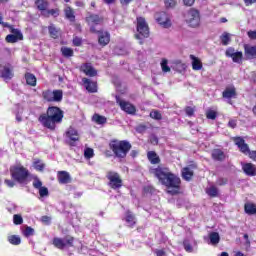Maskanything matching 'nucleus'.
<instances>
[{
  "label": "nucleus",
  "instance_id": "nucleus-1",
  "mask_svg": "<svg viewBox=\"0 0 256 256\" xmlns=\"http://www.w3.org/2000/svg\"><path fill=\"white\" fill-rule=\"evenodd\" d=\"M150 173L167 189L168 195H181V178L161 165L150 169Z\"/></svg>",
  "mask_w": 256,
  "mask_h": 256
},
{
  "label": "nucleus",
  "instance_id": "nucleus-2",
  "mask_svg": "<svg viewBox=\"0 0 256 256\" xmlns=\"http://www.w3.org/2000/svg\"><path fill=\"white\" fill-rule=\"evenodd\" d=\"M64 113L61 108L57 106H50L47 108L46 113H42L38 117L39 123L50 131H55L59 123H63Z\"/></svg>",
  "mask_w": 256,
  "mask_h": 256
},
{
  "label": "nucleus",
  "instance_id": "nucleus-3",
  "mask_svg": "<svg viewBox=\"0 0 256 256\" xmlns=\"http://www.w3.org/2000/svg\"><path fill=\"white\" fill-rule=\"evenodd\" d=\"M132 147L131 142L127 140L114 139L109 142V149L112 150L116 159H125Z\"/></svg>",
  "mask_w": 256,
  "mask_h": 256
},
{
  "label": "nucleus",
  "instance_id": "nucleus-4",
  "mask_svg": "<svg viewBox=\"0 0 256 256\" xmlns=\"http://www.w3.org/2000/svg\"><path fill=\"white\" fill-rule=\"evenodd\" d=\"M10 175L16 183L27 185L31 172H29V169L25 168V166L17 164L10 167Z\"/></svg>",
  "mask_w": 256,
  "mask_h": 256
},
{
  "label": "nucleus",
  "instance_id": "nucleus-5",
  "mask_svg": "<svg viewBox=\"0 0 256 256\" xmlns=\"http://www.w3.org/2000/svg\"><path fill=\"white\" fill-rule=\"evenodd\" d=\"M232 141L238 147L240 153H243V155H248L249 159L256 161V150L249 149V144L245 143V139L243 137H232Z\"/></svg>",
  "mask_w": 256,
  "mask_h": 256
},
{
  "label": "nucleus",
  "instance_id": "nucleus-6",
  "mask_svg": "<svg viewBox=\"0 0 256 256\" xmlns=\"http://www.w3.org/2000/svg\"><path fill=\"white\" fill-rule=\"evenodd\" d=\"M85 23H87L88 27H90V33H97V25H103L105 23V17L94 14L88 13L85 17Z\"/></svg>",
  "mask_w": 256,
  "mask_h": 256
},
{
  "label": "nucleus",
  "instance_id": "nucleus-7",
  "mask_svg": "<svg viewBox=\"0 0 256 256\" xmlns=\"http://www.w3.org/2000/svg\"><path fill=\"white\" fill-rule=\"evenodd\" d=\"M42 98L44 101H47V103H61V101H63V90H44L42 92Z\"/></svg>",
  "mask_w": 256,
  "mask_h": 256
},
{
  "label": "nucleus",
  "instance_id": "nucleus-8",
  "mask_svg": "<svg viewBox=\"0 0 256 256\" xmlns=\"http://www.w3.org/2000/svg\"><path fill=\"white\" fill-rule=\"evenodd\" d=\"M106 179L108 180V186L114 191L123 187V179L118 172L108 171L106 174Z\"/></svg>",
  "mask_w": 256,
  "mask_h": 256
},
{
  "label": "nucleus",
  "instance_id": "nucleus-9",
  "mask_svg": "<svg viewBox=\"0 0 256 256\" xmlns=\"http://www.w3.org/2000/svg\"><path fill=\"white\" fill-rule=\"evenodd\" d=\"M137 31L139 34L135 35L136 39H141V37L147 39V37H149V25H147V21H145V18H137Z\"/></svg>",
  "mask_w": 256,
  "mask_h": 256
},
{
  "label": "nucleus",
  "instance_id": "nucleus-10",
  "mask_svg": "<svg viewBox=\"0 0 256 256\" xmlns=\"http://www.w3.org/2000/svg\"><path fill=\"white\" fill-rule=\"evenodd\" d=\"M74 242H75V237L73 236H66L65 240H63V238L54 237L52 240V245H54L56 249H60L62 251L63 249L66 248V246L73 247Z\"/></svg>",
  "mask_w": 256,
  "mask_h": 256
},
{
  "label": "nucleus",
  "instance_id": "nucleus-11",
  "mask_svg": "<svg viewBox=\"0 0 256 256\" xmlns=\"http://www.w3.org/2000/svg\"><path fill=\"white\" fill-rule=\"evenodd\" d=\"M186 22L189 27H199V25H201V15L199 14V10L191 8L188 11Z\"/></svg>",
  "mask_w": 256,
  "mask_h": 256
},
{
  "label": "nucleus",
  "instance_id": "nucleus-12",
  "mask_svg": "<svg viewBox=\"0 0 256 256\" xmlns=\"http://www.w3.org/2000/svg\"><path fill=\"white\" fill-rule=\"evenodd\" d=\"M116 103L119 105L120 109L128 115H135V113H137V108L135 105L125 100H121L119 96H116Z\"/></svg>",
  "mask_w": 256,
  "mask_h": 256
},
{
  "label": "nucleus",
  "instance_id": "nucleus-13",
  "mask_svg": "<svg viewBox=\"0 0 256 256\" xmlns=\"http://www.w3.org/2000/svg\"><path fill=\"white\" fill-rule=\"evenodd\" d=\"M154 19L161 25V27H164V29H169V27H171V18H169V14L166 12H157L154 15Z\"/></svg>",
  "mask_w": 256,
  "mask_h": 256
},
{
  "label": "nucleus",
  "instance_id": "nucleus-14",
  "mask_svg": "<svg viewBox=\"0 0 256 256\" xmlns=\"http://www.w3.org/2000/svg\"><path fill=\"white\" fill-rule=\"evenodd\" d=\"M225 55L226 57H229L230 59H232L233 63H238V65H241V63H243V52L241 51L235 52V48L233 47H229L225 51Z\"/></svg>",
  "mask_w": 256,
  "mask_h": 256
},
{
  "label": "nucleus",
  "instance_id": "nucleus-15",
  "mask_svg": "<svg viewBox=\"0 0 256 256\" xmlns=\"http://www.w3.org/2000/svg\"><path fill=\"white\" fill-rule=\"evenodd\" d=\"M66 137L68 138L66 143L70 147L77 146L76 141H79L80 137H79V132L75 128L73 127L68 128V130L66 131Z\"/></svg>",
  "mask_w": 256,
  "mask_h": 256
},
{
  "label": "nucleus",
  "instance_id": "nucleus-16",
  "mask_svg": "<svg viewBox=\"0 0 256 256\" xmlns=\"http://www.w3.org/2000/svg\"><path fill=\"white\" fill-rule=\"evenodd\" d=\"M95 34L98 35V45L100 47H107L111 43V33L109 31L97 30Z\"/></svg>",
  "mask_w": 256,
  "mask_h": 256
},
{
  "label": "nucleus",
  "instance_id": "nucleus-17",
  "mask_svg": "<svg viewBox=\"0 0 256 256\" xmlns=\"http://www.w3.org/2000/svg\"><path fill=\"white\" fill-rule=\"evenodd\" d=\"M13 73V66L11 64L8 65H0V77L4 79V81L11 80L12 77H14Z\"/></svg>",
  "mask_w": 256,
  "mask_h": 256
},
{
  "label": "nucleus",
  "instance_id": "nucleus-18",
  "mask_svg": "<svg viewBox=\"0 0 256 256\" xmlns=\"http://www.w3.org/2000/svg\"><path fill=\"white\" fill-rule=\"evenodd\" d=\"M57 180L60 185H67L71 183V174L69 172L62 170L57 172Z\"/></svg>",
  "mask_w": 256,
  "mask_h": 256
},
{
  "label": "nucleus",
  "instance_id": "nucleus-19",
  "mask_svg": "<svg viewBox=\"0 0 256 256\" xmlns=\"http://www.w3.org/2000/svg\"><path fill=\"white\" fill-rule=\"evenodd\" d=\"M80 71L85 73L87 77H97V70L91 63H84L80 66Z\"/></svg>",
  "mask_w": 256,
  "mask_h": 256
},
{
  "label": "nucleus",
  "instance_id": "nucleus-20",
  "mask_svg": "<svg viewBox=\"0 0 256 256\" xmlns=\"http://www.w3.org/2000/svg\"><path fill=\"white\" fill-rule=\"evenodd\" d=\"M243 49L246 59H256V45L244 44Z\"/></svg>",
  "mask_w": 256,
  "mask_h": 256
},
{
  "label": "nucleus",
  "instance_id": "nucleus-21",
  "mask_svg": "<svg viewBox=\"0 0 256 256\" xmlns=\"http://www.w3.org/2000/svg\"><path fill=\"white\" fill-rule=\"evenodd\" d=\"M82 83L88 93H97V82L91 81L89 78H83Z\"/></svg>",
  "mask_w": 256,
  "mask_h": 256
},
{
  "label": "nucleus",
  "instance_id": "nucleus-22",
  "mask_svg": "<svg viewBox=\"0 0 256 256\" xmlns=\"http://www.w3.org/2000/svg\"><path fill=\"white\" fill-rule=\"evenodd\" d=\"M223 99H237V88L235 86H228L222 92Z\"/></svg>",
  "mask_w": 256,
  "mask_h": 256
},
{
  "label": "nucleus",
  "instance_id": "nucleus-23",
  "mask_svg": "<svg viewBox=\"0 0 256 256\" xmlns=\"http://www.w3.org/2000/svg\"><path fill=\"white\" fill-rule=\"evenodd\" d=\"M242 171L248 177H256V165L253 163H245L242 165Z\"/></svg>",
  "mask_w": 256,
  "mask_h": 256
},
{
  "label": "nucleus",
  "instance_id": "nucleus-24",
  "mask_svg": "<svg viewBox=\"0 0 256 256\" xmlns=\"http://www.w3.org/2000/svg\"><path fill=\"white\" fill-rule=\"evenodd\" d=\"M125 221L128 224L129 229H133V227L137 225V218L135 217V214L131 212V210L126 211Z\"/></svg>",
  "mask_w": 256,
  "mask_h": 256
},
{
  "label": "nucleus",
  "instance_id": "nucleus-25",
  "mask_svg": "<svg viewBox=\"0 0 256 256\" xmlns=\"http://www.w3.org/2000/svg\"><path fill=\"white\" fill-rule=\"evenodd\" d=\"M211 158L214 161H225L226 156H225V152H223V150L219 149V148H215L212 150L211 153Z\"/></svg>",
  "mask_w": 256,
  "mask_h": 256
},
{
  "label": "nucleus",
  "instance_id": "nucleus-26",
  "mask_svg": "<svg viewBox=\"0 0 256 256\" xmlns=\"http://www.w3.org/2000/svg\"><path fill=\"white\" fill-rule=\"evenodd\" d=\"M147 159L150 161L151 165H159L161 163V158L157 155L155 151H148L147 152Z\"/></svg>",
  "mask_w": 256,
  "mask_h": 256
},
{
  "label": "nucleus",
  "instance_id": "nucleus-27",
  "mask_svg": "<svg viewBox=\"0 0 256 256\" xmlns=\"http://www.w3.org/2000/svg\"><path fill=\"white\" fill-rule=\"evenodd\" d=\"M48 33L52 39H59L61 28H57L54 24L48 26Z\"/></svg>",
  "mask_w": 256,
  "mask_h": 256
},
{
  "label": "nucleus",
  "instance_id": "nucleus-28",
  "mask_svg": "<svg viewBox=\"0 0 256 256\" xmlns=\"http://www.w3.org/2000/svg\"><path fill=\"white\" fill-rule=\"evenodd\" d=\"M34 5H36V8L38 11H41V13L49 9V1L47 0H34Z\"/></svg>",
  "mask_w": 256,
  "mask_h": 256
},
{
  "label": "nucleus",
  "instance_id": "nucleus-29",
  "mask_svg": "<svg viewBox=\"0 0 256 256\" xmlns=\"http://www.w3.org/2000/svg\"><path fill=\"white\" fill-rule=\"evenodd\" d=\"M181 174L184 181H191V179H193V175H195V172H193V170H191L189 167H184L182 168Z\"/></svg>",
  "mask_w": 256,
  "mask_h": 256
},
{
  "label": "nucleus",
  "instance_id": "nucleus-30",
  "mask_svg": "<svg viewBox=\"0 0 256 256\" xmlns=\"http://www.w3.org/2000/svg\"><path fill=\"white\" fill-rule=\"evenodd\" d=\"M190 59L192 60L193 71H201L203 69V63L199 58L195 57V55H190Z\"/></svg>",
  "mask_w": 256,
  "mask_h": 256
},
{
  "label": "nucleus",
  "instance_id": "nucleus-31",
  "mask_svg": "<svg viewBox=\"0 0 256 256\" xmlns=\"http://www.w3.org/2000/svg\"><path fill=\"white\" fill-rule=\"evenodd\" d=\"M24 77L30 87H37V77L34 74L27 72Z\"/></svg>",
  "mask_w": 256,
  "mask_h": 256
},
{
  "label": "nucleus",
  "instance_id": "nucleus-32",
  "mask_svg": "<svg viewBox=\"0 0 256 256\" xmlns=\"http://www.w3.org/2000/svg\"><path fill=\"white\" fill-rule=\"evenodd\" d=\"M64 13L68 21H71V23H75V10H73L71 6H67L64 10Z\"/></svg>",
  "mask_w": 256,
  "mask_h": 256
},
{
  "label": "nucleus",
  "instance_id": "nucleus-33",
  "mask_svg": "<svg viewBox=\"0 0 256 256\" xmlns=\"http://www.w3.org/2000/svg\"><path fill=\"white\" fill-rule=\"evenodd\" d=\"M244 211L247 215H256V205L254 203H246L244 205Z\"/></svg>",
  "mask_w": 256,
  "mask_h": 256
},
{
  "label": "nucleus",
  "instance_id": "nucleus-34",
  "mask_svg": "<svg viewBox=\"0 0 256 256\" xmlns=\"http://www.w3.org/2000/svg\"><path fill=\"white\" fill-rule=\"evenodd\" d=\"M92 121H94V123L97 125H105V123H107V117L95 113L92 117Z\"/></svg>",
  "mask_w": 256,
  "mask_h": 256
},
{
  "label": "nucleus",
  "instance_id": "nucleus-35",
  "mask_svg": "<svg viewBox=\"0 0 256 256\" xmlns=\"http://www.w3.org/2000/svg\"><path fill=\"white\" fill-rule=\"evenodd\" d=\"M61 54L66 58L69 59L75 55V52L73 51V48H69L67 46H63L60 49Z\"/></svg>",
  "mask_w": 256,
  "mask_h": 256
},
{
  "label": "nucleus",
  "instance_id": "nucleus-36",
  "mask_svg": "<svg viewBox=\"0 0 256 256\" xmlns=\"http://www.w3.org/2000/svg\"><path fill=\"white\" fill-rule=\"evenodd\" d=\"M206 195H208L211 198L219 197V189L216 188V186H210L209 188H206Z\"/></svg>",
  "mask_w": 256,
  "mask_h": 256
},
{
  "label": "nucleus",
  "instance_id": "nucleus-37",
  "mask_svg": "<svg viewBox=\"0 0 256 256\" xmlns=\"http://www.w3.org/2000/svg\"><path fill=\"white\" fill-rule=\"evenodd\" d=\"M220 41L224 47H227V45L231 43V34H229V32H223L220 36Z\"/></svg>",
  "mask_w": 256,
  "mask_h": 256
},
{
  "label": "nucleus",
  "instance_id": "nucleus-38",
  "mask_svg": "<svg viewBox=\"0 0 256 256\" xmlns=\"http://www.w3.org/2000/svg\"><path fill=\"white\" fill-rule=\"evenodd\" d=\"M209 239H210L211 245H219V241H221V237L217 232H211L209 234Z\"/></svg>",
  "mask_w": 256,
  "mask_h": 256
},
{
  "label": "nucleus",
  "instance_id": "nucleus-39",
  "mask_svg": "<svg viewBox=\"0 0 256 256\" xmlns=\"http://www.w3.org/2000/svg\"><path fill=\"white\" fill-rule=\"evenodd\" d=\"M7 239L10 245H21V237L19 235H10Z\"/></svg>",
  "mask_w": 256,
  "mask_h": 256
},
{
  "label": "nucleus",
  "instance_id": "nucleus-40",
  "mask_svg": "<svg viewBox=\"0 0 256 256\" xmlns=\"http://www.w3.org/2000/svg\"><path fill=\"white\" fill-rule=\"evenodd\" d=\"M8 29L12 35L20 38V41H23V33H21V30L13 27V26H8Z\"/></svg>",
  "mask_w": 256,
  "mask_h": 256
},
{
  "label": "nucleus",
  "instance_id": "nucleus-41",
  "mask_svg": "<svg viewBox=\"0 0 256 256\" xmlns=\"http://www.w3.org/2000/svg\"><path fill=\"white\" fill-rule=\"evenodd\" d=\"M33 167L36 171L43 172L45 170V164L41 162L40 159H37L33 162Z\"/></svg>",
  "mask_w": 256,
  "mask_h": 256
},
{
  "label": "nucleus",
  "instance_id": "nucleus-42",
  "mask_svg": "<svg viewBox=\"0 0 256 256\" xmlns=\"http://www.w3.org/2000/svg\"><path fill=\"white\" fill-rule=\"evenodd\" d=\"M22 235L24 237H32V235H35V229H33L31 226H26L22 232Z\"/></svg>",
  "mask_w": 256,
  "mask_h": 256
},
{
  "label": "nucleus",
  "instance_id": "nucleus-43",
  "mask_svg": "<svg viewBox=\"0 0 256 256\" xmlns=\"http://www.w3.org/2000/svg\"><path fill=\"white\" fill-rule=\"evenodd\" d=\"M150 117L151 119H155L156 121H161V119H163V115L161 114V112H159V110H154L150 112Z\"/></svg>",
  "mask_w": 256,
  "mask_h": 256
},
{
  "label": "nucleus",
  "instance_id": "nucleus-44",
  "mask_svg": "<svg viewBox=\"0 0 256 256\" xmlns=\"http://www.w3.org/2000/svg\"><path fill=\"white\" fill-rule=\"evenodd\" d=\"M7 43H17V41H21V38L15 36L13 34H8L5 38Z\"/></svg>",
  "mask_w": 256,
  "mask_h": 256
},
{
  "label": "nucleus",
  "instance_id": "nucleus-45",
  "mask_svg": "<svg viewBox=\"0 0 256 256\" xmlns=\"http://www.w3.org/2000/svg\"><path fill=\"white\" fill-rule=\"evenodd\" d=\"M169 61L167 59H162L161 62V69L163 73H169L171 71V68L168 65Z\"/></svg>",
  "mask_w": 256,
  "mask_h": 256
},
{
  "label": "nucleus",
  "instance_id": "nucleus-46",
  "mask_svg": "<svg viewBox=\"0 0 256 256\" xmlns=\"http://www.w3.org/2000/svg\"><path fill=\"white\" fill-rule=\"evenodd\" d=\"M227 183H229V179L225 178V177H219L216 180V185H218V187H225V185H227Z\"/></svg>",
  "mask_w": 256,
  "mask_h": 256
},
{
  "label": "nucleus",
  "instance_id": "nucleus-47",
  "mask_svg": "<svg viewBox=\"0 0 256 256\" xmlns=\"http://www.w3.org/2000/svg\"><path fill=\"white\" fill-rule=\"evenodd\" d=\"M95 156V152L93 151V148H86L84 151V157L86 159H93Z\"/></svg>",
  "mask_w": 256,
  "mask_h": 256
},
{
  "label": "nucleus",
  "instance_id": "nucleus-48",
  "mask_svg": "<svg viewBox=\"0 0 256 256\" xmlns=\"http://www.w3.org/2000/svg\"><path fill=\"white\" fill-rule=\"evenodd\" d=\"M42 15L45 17H49V15H52V17H59V8L47 10V14L42 13Z\"/></svg>",
  "mask_w": 256,
  "mask_h": 256
},
{
  "label": "nucleus",
  "instance_id": "nucleus-49",
  "mask_svg": "<svg viewBox=\"0 0 256 256\" xmlns=\"http://www.w3.org/2000/svg\"><path fill=\"white\" fill-rule=\"evenodd\" d=\"M166 9H173L177 5V0H164Z\"/></svg>",
  "mask_w": 256,
  "mask_h": 256
},
{
  "label": "nucleus",
  "instance_id": "nucleus-50",
  "mask_svg": "<svg viewBox=\"0 0 256 256\" xmlns=\"http://www.w3.org/2000/svg\"><path fill=\"white\" fill-rule=\"evenodd\" d=\"M13 223L14 225H23V216L15 214L13 216Z\"/></svg>",
  "mask_w": 256,
  "mask_h": 256
},
{
  "label": "nucleus",
  "instance_id": "nucleus-51",
  "mask_svg": "<svg viewBox=\"0 0 256 256\" xmlns=\"http://www.w3.org/2000/svg\"><path fill=\"white\" fill-rule=\"evenodd\" d=\"M206 117L208 119H212V121H215V119H217V112L215 110H208L206 112Z\"/></svg>",
  "mask_w": 256,
  "mask_h": 256
},
{
  "label": "nucleus",
  "instance_id": "nucleus-52",
  "mask_svg": "<svg viewBox=\"0 0 256 256\" xmlns=\"http://www.w3.org/2000/svg\"><path fill=\"white\" fill-rule=\"evenodd\" d=\"M74 47H81L83 45V39L81 37H74L72 40Z\"/></svg>",
  "mask_w": 256,
  "mask_h": 256
},
{
  "label": "nucleus",
  "instance_id": "nucleus-53",
  "mask_svg": "<svg viewBox=\"0 0 256 256\" xmlns=\"http://www.w3.org/2000/svg\"><path fill=\"white\" fill-rule=\"evenodd\" d=\"M183 247L187 253H193V246L191 245V243L184 241Z\"/></svg>",
  "mask_w": 256,
  "mask_h": 256
},
{
  "label": "nucleus",
  "instance_id": "nucleus-54",
  "mask_svg": "<svg viewBox=\"0 0 256 256\" xmlns=\"http://www.w3.org/2000/svg\"><path fill=\"white\" fill-rule=\"evenodd\" d=\"M40 197H47L49 195V189L47 187L42 186V188L38 189Z\"/></svg>",
  "mask_w": 256,
  "mask_h": 256
},
{
  "label": "nucleus",
  "instance_id": "nucleus-55",
  "mask_svg": "<svg viewBox=\"0 0 256 256\" xmlns=\"http://www.w3.org/2000/svg\"><path fill=\"white\" fill-rule=\"evenodd\" d=\"M185 113L188 117H193L195 115V108L191 107V106H187L185 108Z\"/></svg>",
  "mask_w": 256,
  "mask_h": 256
},
{
  "label": "nucleus",
  "instance_id": "nucleus-56",
  "mask_svg": "<svg viewBox=\"0 0 256 256\" xmlns=\"http://www.w3.org/2000/svg\"><path fill=\"white\" fill-rule=\"evenodd\" d=\"M33 187L34 189H41L43 187V182L39 180V178L34 179L33 181Z\"/></svg>",
  "mask_w": 256,
  "mask_h": 256
},
{
  "label": "nucleus",
  "instance_id": "nucleus-57",
  "mask_svg": "<svg viewBox=\"0 0 256 256\" xmlns=\"http://www.w3.org/2000/svg\"><path fill=\"white\" fill-rule=\"evenodd\" d=\"M136 131H137V133H145V131H147V125H145V124H139V125L136 127Z\"/></svg>",
  "mask_w": 256,
  "mask_h": 256
},
{
  "label": "nucleus",
  "instance_id": "nucleus-58",
  "mask_svg": "<svg viewBox=\"0 0 256 256\" xmlns=\"http://www.w3.org/2000/svg\"><path fill=\"white\" fill-rule=\"evenodd\" d=\"M153 191H155V188H153V186H144L143 187V193L145 195H147L149 193H153Z\"/></svg>",
  "mask_w": 256,
  "mask_h": 256
},
{
  "label": "nucleus",
  "instance_id": "nucleus-59",
  "mask_svg": "<svg viewBox=\"0 0 256 256\" xmlns=\"http://www.w3.org/2000/svg\"><path fill=\"white\" fill-rule=\"evenodd\" d=\"M247 35L251 41H256V30H250L247 32Z\"/></svg>",
  "mask_w": 256,
  "mask_h": 256
},
{
  "label": "nucleus",
  "instance_id": "nucleus-60",
  "mask_svg": "<svg viewBox=\"0 0 256 256\" xmlns=\"http://www.w3.org/2000/svg\"><path fill=\"white\" fill-rule=\"evenodd\" d=\"M4 183H5V185H7V187H10V188L15 187V180L6 179V180H4Z\"/></svg>",
  "mask_w": 256,
  "mask_h": 256
},
{
  "label": "nucleus",
  "instance_id": "nucleus-61",
  "mask_svg": "<svg viewBox=\"0 0 256 256\" xmlns=\"http://www.w3.org/2000/svg\"><path fill=\"white\" fill-rule=\"evenodd\" d=\"M183 3L186 7H193V5H195V0H183Z\"/></svg>",
  "mask_w": 256,
  "mask_h": 256
},
{
  "label": "nucleus",
  "instance_id": "nucleus-62",
  "mask_svg": "<svg viewBox=\"0 0 256 256\" xmlns=\"http://www.w3.org/2000/svg\"><path fill=\"white\" fill-rule=\"evenodd\" d=\"M228 127H230L231 129H235V127H237V120H230L228 122Z\"/></svg>",
  "mask_w": 256,
  "mask_h": 256
},
{
  "label": "nucleus",
  "instance_id": "nucleus-63",
  "mask_svg": "<svg viewBox=\"0 0 256 256\" xmlns=\"http://www.w3.org/2000/svg\"><path fill=\"white\" fill-rule=\"evenodd\" d=\"M41 221H42V223L49 224V223H51V217H49V216H42L41 217Z\"/></svg>",
  "mask_w": 256,
  "mask_h": 256
},
{
  "label": "nucleus",
  "instance_id": "nucleus-64",
  "mask_svg": "<svg viewBox=\"0 0 256 256\" xmlns=\"http://www.w3.org/2000/svg\"><path fill=\"white\" fill-rule=\"evenodd\" d=\"M133 0H119L122 7H127Z\"/></svg>",
  "mask_w": 256,
  "mask_h": 256
}]
</instances>
